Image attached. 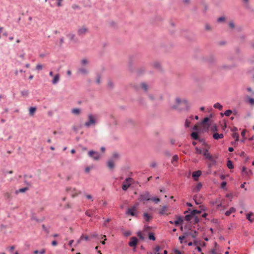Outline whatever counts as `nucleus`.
Listing matches in <instances>:
<instances>
[{"mask_svg":"<svg viewBox=\"0 0 254 254\" xmlns=\"http://www.w3.org/2000/svg\"><path fill=\"white\" fill-rule=\"evenodd\" d=\"M173 107L179 111H185L189 109L190 105L189 102L185 98L177 97L176 99V104Z\"/></svg>","mask_w":254,"mask_h":254,"instance_id":"nucleus-1","label":"nucleus"},{"mask_svg":"<svg viewBox=\"0 0 254 254\" xmlns=\"http://www.w3.org/2000/svg\"><path fill=\"white\" fill-rule=\"evenodd\" d=\"M138 200L143 201L144 203L147 201H151L155 203H157L159 202V198L152 196L148 191L141 193L139 195Z\"/></svg>","mask_w":254,"mask_h":254,"instance_id":"nucleus-2","label":"nucleus"},{"mask_svg":"<svg viewBox=\"0 0 254 254\" xmlns=\"http://www.w3.org/2000/svg\"><path fill=\"white\" fill-rule=\"evenodd\" d=\"M96 124V116L89 114L88 115V121L84 123V126L86 127H89L91 126H95Z\"/></svg>","mask_w":254,"mask_h":254,"instance_id":"nucleus-3","label":"nucleus"},{"mask_svg":"<svg viewBox=\"0 0 254 254\" xmlns=\"http://www.w3.org/2000/svg\"><path fill=\"white\" fill-rule=\"evenodd\" d=\"M66 191L69 193L72 197L77 196L79 194L81 193L80 191L78 190L76 188L72 187L66 188Z\"/></svg>","mask_w":254,"mask_h":254,"instance_id":"nucleus-4","label":"nucleus"},{"mask_svg":"<svg viewBox=\"0 0 254 254\" xmlns=\"http://www.w3.org/2000/svg\"><path fill=\"white\" fill-rule=\"evenodd\" d=\"M137 204L128 208L126 212V214L132 216H137Z\"/></svg>","mask_w":254,"mask_h":254,"instance_id":"nucleus-5","label":"nucleus"},{"mask_svg":"<svg viewBox=\"0 0 254 254\" xmlns=\"http://www.w3.org/2000/svg\"><path fill=\"white\" fill-rule=\"evenodd\" d=\"M88 28L85 25L82 26L78 28L77 33L78 36H82L88 32Z\"/></svg>","mask_w":254,"mask_h":254,"instance_id":"nucleus-6","label":"nucleus"},{"mask_svg":"<svg viewBox=\"0 0 254 254\" xmlns=\"http://www.w3.org/2000/svg\"><path fill=\"white\" fill-rule=\"evenodd\" d=\"M132 181L133 180L132 178H127L123 183L122 189L124 190H126L128 188V187L131 185Z\"/></svg>","mask_w":254,"mask_h":254,"instance_id":"nucleus-7","label":"nucleus"},{"mask_svg":"<svg viewBox=\"0 0 254 254\" xmlns=\"http://www.w3.org/2000/svg\"><path fill=\"white\" fill-rule=\"evenodd\" d=\"M88 155L90 157L93 158V159L95 161H98L99 160L100 155L99 153L97 152L90 150L88 153Z\"/></svg>","mask_w":254,"mask_h":254,"instance_id":"nucleus-8","label":"nucleus"},{"mask_svg":"<svg viewBox=\"0 0 254 254\" xmlns=\"http://www.w3.org/2000/svg\"><path fill=\"white\" fill-rule=\"evenodd\" d=\"M187 238L191 237L192 238H195L197 235V232L195 230L190 229L187 232H184Z\"/></svg>","mask_w":254,"mask_h":254,"instance_id":"nucleus-9","label":"nucleus"},{"mask_svg":"<svg viewBox=\"0 0 254 254\" xmlns=\"http://www.w3.org/2000/svg\"><path fill=\"white\" fill-rule=\"evenodd\" d=\"M202 173L200 170L194 171L192 174V177L195 181H198V178L201 176Z\"/></svg>","mask_w":254,"mask_h":254,"instance_id":"nucleus-10","label":"nucleus"},{"mask_svg":"<svg viewBox=\"0 0 254 254\" xmlns=\"http://www.w3.org/2000/svg\"><path fill=\"white\" fill-rule=\"evenodd\" d=\"M138 240L136 237H131L128 243V245L130 247H135L137 245Z\"/></svg>","mask_w":254,"mask_h":254,"instance_id":"nucleus-11","label":"nucleus"},{"mask_svg":"<svg viewBox=\"0 0 254 254\" xmlns=\"http://www.w3.org/2000/svg\"><path fill=\"white\" fill-rule=\"evenodd\" d=\"M242 173L248 177H250L253 174L251 170H248L245 167H243L242 168Z\"/></svg>","mask_w":254,"mask_h":254,"instance_id":"nucleus-12","label":"nucleus"},{"mask_svg":"<svg viewBox=\"0 0 254 254\" xmlns=\"http://www.w3.org/2000/svg\"><path fill=\"white\" fill-rule=\"evenodd\" d=\"M77 72L82 75H86L88 73V70L85 67H81L78 69Z\"/></svg>","mask_w":254,"mask_h":254,"instance_id":"nucleus-13","label":"nucleus"},{"mask_svg":"<svg viewBox=\"0 0 254 254\" xmlns=\"http://www.w3.org/2000/svg\"><path fill=\"white\" fill-rule=\"evenodd\" d=\"M202 187V184L201 183H199L198 184H197V185L196 186H195L193 188V191L194 192H197L199 191H200V190H201Z\"/></svg>","mask_w":254,"mask_h":254,"instance_id":"nucleus-14","label":"nucleus"},{"mask_svg":"<svg viewBox=\"0 0 254 254\" xmlns=\"http://www.w3.org/2000/svg\"><path fill=\"white\" fill-rule=\"evenodd\" d=\"M179 160V156L178 155H175L173 156L171 162L174 166H176Z\"/></svg>","mask_w":254,"mask_h":254,"instance_id":"nucleus-15","label":"nucleus"},{"mask_svg":"<svg viewBox=\"0 0 254 254\" xmlns=\"http://www.w3.org/2000/svg\"><path fill=\"white\" fill-rule=\"evenodd\" d=\"M115 162L114 160L113 159H109L108 161V166L110 169H113L115 166Z\"/></svg>","mask_w":254,"mask_h":254,"instance_id":"nucleus-16","label":"nucleus"},{"mask_svg":"<svg viewBox=\"0 0 254 254\" xmlns=\"http://www.w3.org/2000/svg\"><path fill=\"white\" fill-rule=\"evenodd\" d=\"M223 137H224V135L223 133L219 134L218 133L215 132L213 134V138L215 139H216V140L222 138H223Z\"/></svg>","mask_w":254,"mask_h":254,"instance_id":"nucleus-17","label":"nucleus"},{"mask_svg":"<svg viewBox=\"0 0 254 254\" xmlns=\"http://www.w3.org/2000/svg\"><path fill=\"white\" fill-rule=\"evenodd\" d=\"M59 80L60 75L59 74H57L53 77L52 82L53 84H56L59 82Z\"/></svg>","mask_w":254,"mask_h":254,"instance_id":"nucleus-18","label":"nucleus"},{"mask_svg":"<svg viewBox=\"0 0 254 254\" xmlns=\"http://www.w3.org/2000/svg\"><path fill=\"white\" fill-rule=\"evenodd\" d=\"M183 222V219L182 217H179L177 220L175 221L174 224L176 226H179L182 224Z\"/></svg>","mask_w":254,"mask_h":254,"instance_id":"nucleus-19","label":"nucleus"},{"mask_svg":"<svg viewBox=\"0 0 254 254\" xmlns=\"http://www.w3.org/2000/svg\"><path fill=\"white\" fill-rule=\"evenodd\" d=\"M203 154L204 156L206 158V159L209 160L212 157V155L208 152V150L205 149L203 152Z\"/></svg>","mask_w":254,"mask_h":254,"instance_id":"nucleus-20","label":"nucleus"},{"mask_svg":"<svg viewBox=\"0 0 254 254\" xmlns=\"http://www.w3.org/2000/svg\"><path fill=\"white\" fill-rule=\"evenodd\" d=\"M140 86L144 91H147L149 89V85L144 82L141 83Z\"/></svg>","mask_w":254,"mask_h":254,"instance_id":"nucleus-21","label":"nucleus"},{"mask_svg":"<svg viewBox=\"0 0 254 254\" xmlns=\"http://www.w3.org/2000/svg\"><path fill=\"white\" fill-rule=\"evenodd\" d=\"M36 107H30L29 109V115L31 116H33L36 111Z\"/></svg>","mask_w":254,"mask_h":254,"instance_id":"nucleus-22","label":"nucleus"},{"mask_svg":"<svg viewBox=\"0 0 254 254\" xmlns=\"http://www.w3.org/2000/svg\"><path fill=\"white\" fill-rule=\"evenodd\" d=\"M236 209L234 207H231L230 209L225 212V215L227 216H229L231 213L235 212Z\"/></svg>","mask_w":254,"mask_h":254,"instance_id":"nucleus-23","label":"nucleus"},{"mask_svg":"<svg viewBox=\"0 0 254 254\" xmlns=\"http://www.w3.org/2000/svg\"><path fill=\"white\" fill-rule=\"evenodd\" d=\"M168 214L167 213V207L166 206H164L163 207V208L161 209V210H160V214Z\"/></svg>","mask_w":254,"mask_h":254,"instance_id":"nucleus-24","label":"nucleus"},{"mask_svg":"<svg viewBox=\"0 0 254 254\" xmlns=\"http://www.w3.org/2000/svg\"><path fill=\"white\" fill-rule=\"evenodd\" d=\"M29 189L28 187H25L24 188H21L19 189L18 190H16L15 193L17 194L18 193H23L25 192L26 190H27Z\"/></svg>","mask_w":254,"mask_h":254,"instance_id":"nucleus-25","label":"nucleus"},{"mask_svg":"<svg viewBox=\"0 0 254 254\" xmlns=\"http://www.w3.org/2000/svg\"><path fill=\"white\" fill-rule=\"evenodd\" d=\"M73 114L78 115L80 113V110L78 108H74L71 110Z\"/></svg>","mask_w":254,"mask_h":254,"instance_id":"nucleus-26","label":"nucleus"},{"mask_svg":"<svg viewBox=\"0 0 254 254\" xmlns=\"http://www.w3.org/2000/svg\"><path fill=\"white\" fill-rule=\"evenodd\" d=\"M143 216L146 221H149L152 218L151 216L147 213H144Z\"/></svg>","mask_w":254,"mask_h":254,"instance_id":"nucleus-27","label":"nucleus"},{"mask_svg":"<svg viewBox=\"0 0 254 254\" xmlns=\"http://www.w3.org/2000/svg\"><path fill=\"white\" fill-rule=\"evenodd\" d=\"M193 217V214H187V215H186L185 216V219L186 220V221H190V220L192 219V218Z\"/></svg>","mask_w":254,"mask_h":254,"instance_id":"nucleus-28","label":"nucleus"},{"mask_svg":"<svg viewBox=\"0 0 254 254\" xmlns=\"http://www.w3.org/2000/svg\"><path fill=\"white\" fill-rule=\"evenodd\" d=\"M232 113V110H227L224 114L223 113H221V115L222 116H223L224 115L227 116V117H229L230 116V115Z\"/></svg>","mask_w":254,"mask_h":254,"instance_id":"nucleus-29","label":"nucleus"},{"mask_svg":"<svg viewBox=\"0 0 254 254\" xmlns=\"http://www.w3.org/2000/svg\"><path fill=\"white\" fill-rule=\"evenodd\" d=\"M190 135L194 140H197L199 138L198 133L196 132H192Z\"/></svg>","mask_w":254,"mask_h":254,"instance_id":"nucleus-30","label":"nucleus"},{"mask_svg":"<svg viewBox=\"0 0 254 254\" xmlns=\"http://www.w3.org/2000/svg\"><path fill=\"white\" fill-rule=\"evenodd\" d=\"M80 63L81 65L84 66L89 63V61L87 59H83L81 60Z\"/></svg>","mask_w":254,"mask_h":254,"instance_id":"nucleus-31","label":"nucleus"},{"mask_svg":"<svg viewBox=\"0 0 254 254\" xmlns=\"http://www.w3.org/2000/svg\"><path fill=\"white\" fill-rule=\"evenodd\" d=\"M213 107H214V108H215L216 109H218L219 110H221L223 108L222 105H221L219 103H216L214 104Z\"/></svg>","mask_w":254,"mask_h":254,"instance_id":"nucleus-32","label":"nucleus"},{"mask_svg":"<svg viewBox=\"0 0 254 254\" xmlns=\"http://www.w3.org/2000/svg\"><path fill=\"white\" fill-rule=\"evenodd\" d=\"M75 35L73 33H70L67 35V38L70 40L72 41L74 39Z\"/></svg>","mask_w":254,"mask_h":254,"instance_id":"nucleus-33","label":"nucleus"},{"mask_svg":"<svg viewBox=\"0 0 254 254\" xmlns=\"http://www.w3.org/2000/svg\"><path fill=\"white\" fill-rule=\"evenodd\" d=\"M227 166L230 169H233L234 168V166H233V163L230 160H228L227 161Z\"/></svg>","mask_w":254,"mask_h":254,"instance_id":"nucleus-34","label":"nucleus"},{"mask_svg":"<svg viewBox=\"0 0 254 254\" xmlns=\"http://www.w3.org/2000/svg\"><path fill=\"white\" fill-rule=\"evenodd\" d=\"M119 158V155L117 153H114L113 154L112 158L110 159L114 160V161H116Z\"/></svg>","mask_w":254,"mask_h":254,"instance_id":"nucleus-35","label":"nucleus"},{"mask_svg":"<svg viewBox=\"0 0 254 254\" xmlns=\"http://www.w3.org/2000/svg\"><path fill=\"white\" fill-rule=\"evenodd\" d=\"M253 215V213L251 212V213L247 214V215H246L247 219L249 221H250L251 222H253V221H254V219H252L251 217V215Z\"/></svg>","mask_w":254,"mask_h":254,"instance_id":"nucleus-36","label":"nucleus"},{"mask_svg":"<svg viewBox=\"0 0 254 254\" xmlns=\"http://www.w3.org/2000/svg\"><path fill=\"white\" fill-rule=\"evenodd\" d=\"M232 136L235 139V140L236 141H238L239 140V135L237 132H234L232 134Z\"/></svg>","mask_w":254,"mask_h":254,"instance_id":"nucleus-37","label":"nucleus"},{"mask_svg":"<svg viewBox=\"0 0 254 254\" xmlns=\"http://www.w3.org/2000/svg\"><path fill=\"white\" fill-rule=\"evenodd\" d=\"M21 94L23 96L27 97L29 94V92L27 90H23L21 91Z\"/></svg>","mask_w":254,"mask_h":254,"instance_id":"nucleus-38","label":"nucleus"},{"mask_svg":"<svg viewBox=\"0 0 254 254\" xmlns=\"http://www.w3.org/2000/svg\"><path fill=\"white\" fill-rule=\"evenodd\" d=\"M45 253V250L44 249H43V250H41L40 251H38V250H35L34 252V254H44Z\"/></svg>","mask_w":254,"mask_h":254,"instance_id":"nucleus-39","label":"nucleus"},{"mask_svg":"<svg viewBox=\"0 0 254 254\" xmlns=\"http://www.w3.org/2000/svg\"><path fill=\"white\" fill-rule=\"evenodd\" d=\"M85 214L88 217L92 216V210H88L85 212Z\"/></svg>","mask_w":254,"mask_h":254,"instance_id":"nucleus-40","label":"nucleus"},{"mask_svg":"<svg viewBox=\"0 0 254 254\" xmlns=\"http://www.w3.org/2000/svg\"><path fill=\"white\" fill-rule=\"evenodd\" d=\"M190 121L189 119H187L186 120V122H185V126L186 127H189L190 126Z\"/></svg>","mask_w":254,"mask_h":254,"instance_id":"nucleus-41","label":"nucleus"},{"mask_svg":"<svg viewBox=\"0 0 254 254\" xmlns=\"http://www.w3.org/2000/svg\"><path fill=\"white\" fill-rule=\"evenodd\" d=\"M187 238L186 236L185 235V233H184L183 234V236H181L179 237V239L180 241V242L181 243H183V240Z\"/></svg>","mask_w":254,"mask_h":254,"instance_id":"nucleus-42","label":"nucleus"},{"mask_svg":"<svg viewBox=\"0 0 254 254\" xmlns=\"http://www.w3.org/2000/svg\"><path fill=\"white\" fill-rule=\"evenodd\" d=\"M195 153L197 154H201L202 153V151L201 149L198 147L195 148Z\"/></svg>","mask_w":254,"mask_h":254,"instance_id":"nucleus-43","label":"nucleus"},{"mask_svg":"<svg viewBox=\"0 0 254 254\" xmlns=\"http://www.w3.org/2000/svg\"><path fill=\"white\" fill-rule=\"evenodd\" d=\"M248 101L250 104L254 105V99L250 98V97H248Z\"/></svg>","mask_w":254,"mask_h":254,"instance_id":"nucleus-44","label":"nucleus"},{"mask_svg":"<svg viewBox=\"0 0 254 254\" xmlns=\"http://www.w3.org/2000/svg\"><path fill=\"white\" fill-rule=\"evenodd\" d=\"M149 239L150 240H152L153 241H154L155 240V237L154 234H152V233H150L149 235Z\"/></svg>","mask_w":254,"mask_h":254,"instance_id":"nucleus-45","label":"nucleus"},{"mask_svg":"<svg viewBox=\"0 0 254 254\" xmlns=\"http://www.w3.org/2000/svg\"><path fill=\"white\" fill-rule=\"evenodd\" d=\"M211 130L212 131H216L218 130L217 127L216 125H214L211 127Z\"/></svg>","mask_w":254,"mask_h":254,"instance_id":"nucleus-46","label":"nucleus"},{"mask_svg":"<svg viewBox=\"0 0 254 254\" xmlns=\"http://www.w3.org/2000/svg\"><path fill=\"white\" fill-rule=\"evenodd\" d=\"M226 185H227L226 182H222L221 184V188L223 189H225Z\"/></svg>","mask_w":254,"mask_h":254,"instance_id":"nucleus-47","label":"nucleus"},{"mask_svg":"<svg viewBox=\"0 0 254 254\" xmlns=\"http://www.w3.org/2000/svg\"><path fill=\"white\" fill-rule=\"evenodd\" d=\"M225 17L224 16H222V17L218 18L217 19V21H218V22H220L225 21Z\"/></svg>","mask_w":254,"mask_h":254,"instance_id":"nucleus-48","label":"nucleus"},{"mask_svg":"<svg viewBox=\"0 0 254 254\" xmlns=\"http://www.w3.org/2000/svg\"><path fill=\"white\" fill-rule=\"evenodd\" d=\"M110 221H111V219H110V218H108V219H107L105 221V222H104V224H103V226H104V227H106V226H107V224L108 223H109V222H110Z\"/></svg>","mask_w":254,"mask_h":254,"instance_id":"nucleus-49","label":"nucleus"},{"mask_svg":"<svg viewBox=\"0 0 254 254\" xmlns=\"http://www.w3.org/2000/svg\"><path fill=\"white\" fill-rule=\"evenodd\" d=\"M36 68L37 70H41L43 68V66L40 64H38L36 65Z\"/></svg>","mask_w":254,"mask_h":254,"instance_id":"nucleus-50","label":"nucleus"},{"mask_svg":"<svg viewBox=\"0 0 254 254\" xmlns=\"http://www.w3.org/2000/svg\"><path fill=\"white\" fill-rule=\"evenodd\" d=\"M80 240H85L86 241L88 240V237L87 236L82 235L80 238Z\"/></svg>","mask_w":254,"mask_h":254,"instance_id":"nucleus-51","label":"nucleus"},{"mask_svg":"<svg viewBox=\"0 0 254 254\" xmlns=\"http://www.w3.org/2000/svg\"><path fill=\"white\" fill-rule=\"evenodd\" d=\"M208 160L210 161L213 164H214L216 163L215 159L212 156Z\"/></svg>","mask_w":254,"mask_h":254,"instance_id":"nucleus-52","label":"nucleus"},{"mask_svg":"<svg viewBox=\"0 0 254 254\" xmlns=\"http://www.w3.org/2000/svg\"><path fill=\"white\" fill-rule=\"evenodd\" d=\"M247 90L248 92L251 93L252 95H254V92L253 91V90L252 89V88L251 87H248L247 88Z\"/></svg>","mask_w":254,"mask_h":254,"instance_id":"nucleus-53","label":"nucleus"},{"mask_svg":"<svg viewBox=\"0 0 254 254\" xmlns=\"http://www.w3.org/2000/svg\"><path fill=\"white\" fill-rule=\"evenodd\" d=\"M205 29L206 30H210L211 29V28L209 24H207L205 25Z\"/></svg>","mask_w":254,"mask_h":254,"instance_id":"nucleus-54","label":"nucleus"},{"mask_svg":"<svg viewBox=\"0 0 254 254\" xmlns=\"http://www.w3.org/2000/svg\"><path fill=\"white\" fill-rule=\"evenodd\" d=\"M58 0V2H57V6L60 7V6H62V2L63 0Z\"/></svg>","mask_w":254,"mask_h":254,"instance_id":"nucleus-55","label":"nucleus"},{"mask_svg":"<svg viewBox=\"0 0 254 254\" xmlns=\"http://www.w3.org/2000/svg\"><path fill=\"white\" fill-rule=\"evenodd\" d=\"M155 254H159V246H156L155 249Z\"/></svg>","mask_w":254,"mask_h":254,"instance_id":"nucleus-56","label":"nucleus"},{"mask_svg":"<svg viewBox=\"0 0 254 254\" xmlns=\"http://www.w3.org/2000/svg\"><path fill=\"white\" fill-rule=\"evenodd\" d=\"M64 43V38L62 37L60 39V45L62 46V44Z\"/></svg>","mask_w":254,"mask_h":254,"instance_id":"nucleus-57","label":"nucleus"},{"mask_svg":"<svg viewBox=\"0 0 254 254\" xmlns=\"http://www.w3.org/2000/svg\"><path fill=\"white\" fill-rule=\"evenodd\" d=\"M164 153L165 155H166L167 156H171V153L168 150H166L164 151Z\"/></svg>","mask_w":254,"mask_h":254,"instance_id":"nucleus-58","label":"nucleus"},{"mask_svg":"<svg viewBox=\"0 0 254 254\" xmlns=\"http://www.w3.org/2000/svg\"><path fill=\"white\" fill-rule=\"evenodd\" d=\"M190 213L193 214V216H194L196 214L199 213V211L196 210H194Z\"/></svg>","mask_w":254,"mask_h":254,"instance_id":"nucleus-59","label":"nucleus"},{"mask_svg":"<svg viewBox=\"0 0 254 254\" xmlns=\"http://www.w3.org/2000/svg\"><path fill=\"white\" fill-rule=\"evenodd\" d=\"M91 170V168L90 167H87L85 169V172L86 173H89Z\"/></svg>","mask_w":254,"mask_h":254,"instance_id":"nucleus-60","label":"nucleus"},{"mask_svg":"<svg viewBox=\"0 0 254 254\" xmlns=\"http://www.w3.org/2000/svg\"><path fill=\"white\" fill-rule=\"evenodd\" d=\"M229 25L230 27L232 28H233L235 26L234 24L232 21L230 22L229 23Z\"/></svg>","mask_w":254,"mask_h":254,"instance_id":"nucleus-61","label":"nucleus"},{"mask_svg":"<svg viewBox=\"0 0 254 254\" xmlns=\"http://www.w3.org/2000/svg\"><path fill=\"white\" fill-rule=\"evenodd\" d=\"M137 235H138V236L139 237V238H140V239H143V236H142V234H141V232H138V233H137Z\"/></svg>","mask_w":254,"mask_h":254,"instance_id":"nucleus-62","label":"nucleus"},{"mask_svg":"<svg viewBox=\"0 0 254 254\" xmlns=\"http://www.w3.org/2000/svg\"><path fill=\"white\" fill-rule=\"evenodd\" d=\"M96 82L97 84H100L101 82L100 81V77H98V78L96 79Z\"/></svg>","mask_w":254,"mask_h":254,"instance_id":"nucleus-63","label":"nucleus"},{"mask_svg":"<svg viewBox=\"0 0 254 254\" xmlns=\"http://www.w3.org/2000/svg\"><path fill=\"white\" fill-rule=\"evenodd\" d=\"M15 249V247L14 246H11L9 247L10 252H12L14 249Z\"/></svg>","mask_w":254,"mask_h":254,"instance_id":"nucleus-64","label":"nucleus"}]
</instances>
